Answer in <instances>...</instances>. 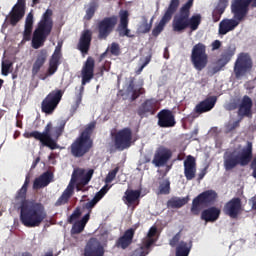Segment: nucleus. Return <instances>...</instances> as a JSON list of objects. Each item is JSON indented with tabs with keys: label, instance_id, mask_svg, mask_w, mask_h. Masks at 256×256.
Listing matches in <instances>:
<instances>
[{
	"label": "nucleus",
	"instance_id": "nucleus-50",
	"mask_svg": "<svg viewBox=\"0 0 256 256\" xmlns=\"http://www.w3.org/2000/svg\"><path fill=\"white\" fill-rule=\"evenodd\" d=\"M240 123H241V119H240V120H237V121H235V122H233V123L229 122V123L226 125L227 131H230V132H231V131H235V129H237V127H239Z\"/></svg>",
	"mask_w": 256,
	"mask_h": 256
},
{
	"label": "nucleus",
	"instance_id": "nucleus-41",
	"mask_svg": "<svg viewBox=\"0 0 256 256\" xmlns=\"http://www.w3.org/2000/svg\"><path fill=\"white\" fill-rule=\"evenodd\" d=\"M152 26L151 23H149V21L147 20V17H143L142 18V23L138 28L139 33H142L143 35L149 33V31H151Z\"/></svg>",
	"mask_w": 256,
	"mask_h": 256
},
{
	"label": "nucleus",
	"instance_id": "nucleus-61",
	"mask_svg": "<svg viewBox=\"0 0 256 256\" xmlns=\"http://www.w3.org/2000/svg\"><path fill=\"white\" fill-rule=\"evenodd\" d=\"M103 197H105V194L99 191L94 199H96V201L99 202L101 201V199H103Z\"/></svg>",
	"mask_w": 256,
	"mask_h": 256
},
{
	"label": "nucleus",
	"instance_id": "nucleus-37",
	"mask_svg": "<svg viewBox=\"0 0 256 256\" xmlns=\"http://www.w3.org/2000/svg\"><path fill=\"white\" fill-rule=\"evenodd\" d=\"M235 51L236 49L233 46H228L222 51L220 58L218 59L219 63L222 64V67H225V65H227L231 59H233Z\"/></svg>",
	"mask_w": 256,
	"mask_h": 256
},
{
	"label": "nucleus",
	"instance_id": "nucleus-32",
	"mask_svg": "<svg viewBox=\"0 0 256 256\" xmlns=\"http://www.w3.org/2000/svg\"><path fill=\"white\" fill-rule=\"evenodd\" d=\"M141 198V190H126L123 196V201L131 207V205H139V199Z\"/></svg>",
	"mask_w": 256,
	"mask_h": 256
},
{
	"label": "nucleus",
	"instance_id": "nucleus-64",
	"mask_svg": "<svg viewBox=\"0 0 256 256\" xmlns=\"http://www.w3.org/2000/svg\"><path fill=\"white\" fill-rule=\"evenodd\" d=\"M250 168L253 169V170L256 169V158H254V159L251 161Z\"/></svg>",
	"mask_w": 256,
	"mask_h": 256
},
{
	"label": "nucleus",
	"instance_id": "nucleus-17",
	"mask_svg": "<svg viewBox=\"0 0 256 256\" xmlns=\"http://www.w3.org/2000/svg\"><path fill=\"white\" fill-rule=\"evenodd\" d=\"M118 21L119 19L115 15L104 17L102 20H100L96 26L98 31V39H107V37L111 35V32L115 30V27H117Z\"/></svg>",
	"mask_w": 256,
	"mask_h": 256
},
{
	"label": "nucleus",
	"instance_id": "nucleus-56",
	"mask_svg": "<svg viewBox=\"0 0 256 256\" xmlns=\"http://www.w3.org/2000/svg\"><path fill=\"white\" fill-rule=\"evenodd\" d=\"M217 49H221V42L219 40L212 42V51H217Z\"/></svg>",
	"mask_w": 256,
	"mask_h": 256
},
{
	"label": "nucleus",
	"instance_id": "nucleus-47",
	"mask_svg": "<svg viewBox=\"0 0 256 256\" xmlns=\"http://www.w3.org/2000/svg\"><path fill=\"white\" fill-rule=\"evenodd\" d=\"M117 173H119V167L114 168L112 171H110L105 179L106 183H112V181L117 177Z\"/></svg>",
	"mask_w": 256,
	"mask_h": 256
},
{
	"label": "nucleus",
	"instance_id": "nucleus-62",
	"mask_svg": "<svg viewBox=\"0 0 256 256\" xmlns=\"http://www.w3.org/2000/svg\"><path fill=\"white\" fill-rule=\"evenodd\" d=\"M39 161H41L40 157H37L32 164V169H35V167H37V164L39 163Z\"/></svg>",
	"mask_w": 256,
	"mask_h": 256
},
{
	"label": "nucleus",
	"instance_id": "nucleus-39",
	"mask_svg": "<svg viewBox=\"0 0 256 256\" xmlns=\"http://www.w3.org/2000/svg\"><path fill=\"white\" fill-rule=\"evenodd\" d=\"M60 65H61V60H57L56 58H50L46 75L48 77H51V75H55Z\"/></svg>",
	"mask_w": 256,
	"mask_h": 256
},
{
	"label": "nucleus",
	"instance_id": "nucleus-57",
	"mask_svg": "<svg viewBox=\"0 0 256 256\" xmlns=\"http://www.w3.org/2000/svg\"><path fill=\"white\" fill-rule=\"evenodd\" d=\"M228 108L229 111H235V109H239V104L237 102H230Z\"/></svg>",
	"mask_w": 256,
	"mask_h": 256
},
{
	"label": "nucleus",
	"instance_id": "nucleus-42",
	"mask_svg": "<svg viewBox=\"0 0 256 256\" xmlns=\"http://www.w3.org/2000/svg\"><path fill=\"white\" fill-rule=\"evenodd\" d=\"M38 178H40V181H42L43 184L47 187V185L53 181V173L51 171H46Z\"/></svg>",
	"mask_w": 256,
	"mask_h": 256
},
{
	"label": "nucleus",
	"instance_id": "nucleus-40",
	"mask_svg": "<svg viewBox=\"0 0 256 256\" xmlns=\"http://www.w3.org/2000/svg\"><path fill=\"white\" fill-rule=\"evenodd\" d=\"M158 190L160 195H169L171 193V181L169 178L160 182Z\"/></svg>",
	"mask_w": 256,
	"mask_h": 256
},
{
	"label": "nucleus",
	"instance_id": "nucleus-2",
	"mask_svg": "<svg viewBox=\"0 0 256 256\" xmlns=\"http://www.w3.org/2000/svg\"><path fill=\"white\" fill-rule=\"evenodd\" d=\"M65 125H67V121L65 120L59 121L58 125L55 127H53L52 122H48L43 132H26L24 133V137H26V139H36L42 147H48L51 151H55V149H59L58 141L59 137H61L65 131Z\"/></svg>",
	"mask_w": 256,
	"mask_h": 256
},
{
	"label": "nucleus",
	"instance_id": "nucleus-21",
	"mask_svg": "<svg viewBox=\"0 0 256 256\" xmlns=\"http://www.w3.org/2000/svg\"><path fill=\"white\" fill-rule=\"evenodd\" d=\"M156 117L158 119L157 125L162 129H171L177 125L175 114L169 109H162Z\"/></svg>",
	"mask_w": 256,
	"mask_h": 256
},
{
	"label": "nucleus",
	"instance_id": "nucleus-14",
	"mask_svg": "<svg viewBox=\"0 0 256 256\" xmlns=\"http://www.w3.org/2000/svg\"><path fill=\"white\" fill-rule=\"evenodd\" d=\"M25 9H27V0H17V3L6 16L2 27L7 28L9 25L17 27L18 23L25 17Z\"/></svg>",
	"mask_w": 256,
	"mask_h": 256
},
{
	"label": "nucleus",
	"instance_id": "nucleus-30",
	"mask_svg": "<svg viewBox=\"0 0 256 256\" xmlns=\"http://www.w3.org/2000/svg\"><path fill=\"white\" fill-rule=\"evenodd\" d=\"M215 103H217V96H210L196 105L195 111L200 114L207 113V111H211L215 107Z\"/></svg>",
	"mask_w": 256,
	"mask_h": 256
},
{
	"label": "nucleus",
	"instance_id": "nucleus-10",
	"mask_svg": "<svg viewBox=\"0 0 256 256\" xmlns=\"http://www.w3.org/2000/svg\"><path fill=\"white\" fill-rule=\"evenodd\" d=\"M179 5H181L180 0H171L168 7L166 8L162 18L159 23H156L152 30V37H159L163 31H165V27L167 24L171 22L175 13H177V9H179Z\"/></svg>",
	"mask_w": 256,
	"mask_h": 256
},
{
	"label": "nucleus",
	"instance_id": "nucleus-1",
	"mask_svg": "<svg viewBox=\"0 0 256 256\" xmlns=\"http://www.w3.org/2000/svg\"><path fill=\"white\" fill-rule=\"evenodd\" d=\"M16 201L20 203V221L24 227H40L47 219L45 206L36 200L27 199V188L21 187L16 193Z\"/></svg>",
	"mask_w": 256,
	"mask_h": 256
},
{
	"label": "nucleus",
	"instance_id": "nucleus-13",
	"mask_svg": "<svg viewBox=\"0 0 256 256\" xmlns=\"http://www.w3.org/2000/svg\"><path fill=\"white\" fill-rule=\"evenodd\" d=\"M63 95H65V91L61 89L52 90L42 101L41 103V111L46 115H53L55 113V109L61 103L63 99Z\"/></svg>",
	"mask_w": 256,
	"mask_h": 256
},
{
	"label": "nucleus",
	"instance_id": "nucleus-5",
	"mask_svg": "<svg viewBox=\"0 0 256 256\" xmlns=\"http://www.w3.org/2000/svg\"><path fill=\"white\" fill-rule=\"evenodd\" d=\"M96 125L97 122H90L72 142L69 147L72 157L81 159V157H85L93 149V138L91 136L93 135V131H95Z\"/></svg>",
	"mask_w": 256,
	"mask_h": 256
},
{
	"label": "nucleus",
	"instance_id": "nucleus-29",
	"mask_svg": "<svg viewBox=\"0 0 256 256\" xmlns=\"http://www.w3.org/2000/svg\"><path fill=\"white\" fill-rule=\"evenodd\" d=\"M221 215V210L215 206H212L208 209H205L201 213L202 221H206V223H215L219 216Z\"/></svg>",
	"mask_w": 256,
	"mask_h": 256
},
{
	"label": "nucleus",
	"instance_id": "nucleus-18",
	"mask_svg": "<svg viewBox=\"0 0 256 256\" xmlns=\"http://www.w3.org/2000/svg\"><path fill=\"white\" fill-rule=\"evenodd\" d=\"M160 107L161 104L159 103V100L156 98H148L140 104L136 113L141 117V119H145V117L155 115V113L159 111Z\"/></svg>",
	"mask_w": 256,
	"mask_h": 256
},
{
	"label": "nucleus",
	"instance_id": "nucleus-60",
	"mask_svg": "<svg viewBox=\"0 0 256 256\" xmlns=\"http://www.w3.org/2000/svg\"><path fill=\"white\" fill-rule=\"evenodd\" d=\"M29 183H31V177L29 175H27L26 178H25L24 184L22 185V187L28 189Z\"/></svg>",
	"mask_w": 256,
	"mask_h": 256
},
{
	"label": "nucleus",
	"instance_id": "nucleus-35",
	"mask_svg": "<svg viewBox=\"0 0 256 256\" xmlns=\"http://www.w3.org/2000/svg\"><path fill=\"white\" fill-rule=\"evenodd\" d=\"M105 255V251L103 248L97 244H93L92 242H88L84 249V256H103Z\"/></svg>",
	"mask_w": 256,
	"mask_h": 256
},
{
	"label": "nucleus",
	"instance_id": "nucleus-52",
	"mask_svg": "<svg viewBox=\"0 0 256 256\" xmlns=\"http://www.w3.org/2000/svg\"><path fill=\"white\" fill-rule=\"evenodd\" d=\"M13 64L11 63H2V75H4V77H7V75H9V70L11 69Z\"/></svg>",
	"mask_w": 256,
	"mask_h": 256
},
{
	"label": "nucleus",
	"instance_id": "nucleus-24",
	"mask_svg": "<svg viewBox=\"0 0 256 256\" xmlns=\"http://www.w3.org/2000/svg\"><path fill=\"white\" fill-rule=\"evenodd\" d=\"M91 41H93V32L89 29L84 30L77 44V49L83 55H87L91 49Z\"/></svg>",
	"mask_w": 256,
	"mask_h": 256
},
{
	"label": "nucleus",
	"instance_id": "nucleus-46",
	"mask_svg": "<svg viewBox=\"0 0 256 256\" xmlns=\"http://www.w3.org/2000/svg\"><path fill=\"white\" fill-rule=\"evenodd\" d=\"M110 53L111 55H114L115 57H119L121 55V47L117 42H113L110 46Z\"/></svg>",
	"mask_w": 256,
	"mask_h": 256
},
{
	"label": "nucleus",
	"instance_id": "nucleus-45",
	"mask_svg": "<svg viewBox=\"0 0 256 256\" xmlns=\"http://www.w3.org/2000/svg\"><path fill=\"white\" fill-rule=\"evenodd\" d=\"M83 231H85V226L80 221L75 222L72 226V233L74 235H79V233H83Z\"/></svg>",
	"mask_w": 256,
	"mask_h": 256
},
{
	"label": "nucleus",
	"instance_id": "nucleus-54",
	"mask_svg": "<svg viewBox=\"0 0 256 256\" xmlns=\"http://www.w3.org/2000/svg\"><path fill=\"white\" fill-rule=\"evenodd\" d=\"M89 219H91V211H89L86 215H84L82 217V219L79 221L85 227L87 225V223H89Z\"/></svg>",
	"mask_w": 256,
	"mask_h": 256
},
{
	"label": "nucleus",
	"instance_id": "nucleus-33",
	"mask_svg": "<svg viewBox=\"0 0 256 256\" xmlns=\"http://www.w3.org/2000/svg\"><path fill=\"white\" fill-rule=\"evenodd\" d=\"M47 61V50L42 49L36 56V60L32 66V75L35 76L41 71V67L45 65Z\"/></svg>",
	"mask_w": 256,
	"mask_h": 256
},
{
	"label": "nucleus",
	"instance_id": "nucleus-8",
	"mask_svg": "<svg viewBox=\"0 0 256 256\" xmlns=\"http://www.w3.org/2000/svg\"><path fill=\"white\" fill-rule=\"evenodd\" d=\"M223 159L225 171H233L237 165L247 167L253 160V143L248 141L240 155L235 151L225 152Z\"/></svg>",
	"mask_w": 256,
	"mask_h": 256
},
{
	"label": "nucleus",
	"instance_id": "nucleus-7",
	"mask_svg": "<svg viewBox=\"0 0 256 256\" xmlns=\"http://www.w3.org/2000/svg\"><path fill=\"white\" fill-rule=\"evenodd\" d=\"M51 31H53V10L47 9L34 30L32 37L33 49L43 47L45 41H47V37L51 35Z\"/></svg>",
	"mask_w": 256,
	"mask_h": 256
},
{
	"label": "nucleus",
	"instance_id": "nucleus-51",
	"mask_svg": "<svg viewBox=\"0 0 256 256\" xmlns=\"http://www.w3.org/2000/svg\"><path fill=\"white\" fill-rule=\"evenodd\" d=\"M43 187L47 186L41 181V178H36L33 183V189H43Z\"/></svg>",
	"mask_w": 256,
	"mask_h": 256
},
{
	"label": "nucleus",
	"instance_id": "nucleus-4",
	"mask_svg": "<svg viewBox=\"0 0 256 256\" xmlns=\"http://www.w3.org/2000/svg\"><path fill=\"white\" fill-rule=\"evenodd\" d=\"M251 3L252 7H256V0H233L231 10L236 20L223 19L219 23V35H227L229 31H233L239 25V21H242L245 15H247Z\"/></svg>",
	"mask_w": 256,
	"mask_h": 256
},
{
	"label": "nucleus",
	"instance_id": "nucleus-48",
	"mask_svg": "<svg viewBox=\"0 0 256 256\" xmlns=\"http://www.w3.org/2000/svg\"><path fill=\"white\" fill-rule=\"evenodd\" d=\"M61 57H63V54L61 53V45L58 44L54 50V53L52 54V59H57L58 61H61Z\"/></svg>",
	"mask_w": 256,
	"mask_h": 256
},
{
	"label": "nucleus",
	"instance_id": "nucleus-31",
	"mask_svg": "<svg viewBox=\"0 0 256 256\" xmlns=\"http://www.w3.org/2000/svg\"><path fill=\"white\" fill-rule=\"evenodd\" d=\"M126 92L128 95H131V101H137L141 95H145V88L140 87L138 89L135 88V78H130L129 84L127 86Z\"/></svg>",
	"mask_w": 256,
	"mask_h": 256
},
{
	"label": "nucleus",
	"instance_id": "nucleus-20",
	"mask_svg": "<svg viewBox=\"0 0 256 256\" xmlns=\"http://www.w3.org/2000/svg\"><path fill=\"white\" fill-rule=\"evenodd\" d=\"M180 241V242H179ZM170 247H176L175 256H189L193 244L190 242L181 241V231L173 236L169 241Z\"/></svg>",
	"mask_w": 256,
	"mask_h": 256
},
{
	"label": "nucleus",
	"instance_id": "nucleus-36",
	"mask_svg": "<svg viewBox=\"0 0 256 256\" xmlns=\"http://www.w3.org/2000/svg\"><path fill=\"white\" fill-rule=\"evenodd\" d=\"M229 3V0H219L217 6L212 12V19L214 23H217L221 20V15L225 13V9H227V5Z\"/></svg>",
	"mask_w": 256,
	"mask_h": 256
},
{
	"label": "nucleus",
	"instance_id": "nucleus-28",
	"mask_svg": "<svg viewBox=\"0 0 256 256\" xmlns=\"http://www.w3.org/2000/svg\"><path fill=\"white\" fill-rule=\"evenodd\" d=\"M197 175V161L192 155H188L184 161V176L187 181H193Z\"/></svg>",
	"mask_w": 256,
	"mask_h": 256
},
{
	"label": "nucleus",
	"instance_id": "nucleus-59",
	"mask_svg": "<svg viewBox=\"0 0 256 256\" xmlns=\"http://www.w3.org/2000/svg\"><path fill=\"white\" fill-rule=\"evenodd\" d=\"M142 163H151V154H145L142 157Z\"/></svg>",
	"mask_w": 256,
	"mask_h": 256
},
{
	"label": "nucleus",
	"instance_id": "nucleus-49",
	"mask_svg": "<svg viewBox=\"0 0 256 256\" xmlns=\"http://www.w3.org/2000/svg\"><path fill=\"white\" fill-rule=\"evenodd\" d=\"M148 63H151V55L146 56L144 63L141 65V67L138 70H136V75H141L143 69L147 67Z\"/></svg>",
	"mask_w": 256,
	"mask_h": 256
},
{
	"label": "nucleus",
	"instance_id": "nucleus-26",
	"mask_svg": "<svg viewBox=\"0 0 256 256\" xmlns=\"http://www.w3.org/2000/svg\"><path fill=\"white\" fill-rule=\"evenodd\" d=\"M253 100L248 95H244L241 103L238 106V117H248L251 119L253 117Z\"/></svg>",
	"mask_w": 256,
	"mask_h": 256
},
{
	"label": "nucleus",
	"instance_id": "nucleus-3",
	"mask_svg": "<svg viewBox=\"0 0 256 256\" xmlns=\"http://www.w3.org/2000/svg\"><path fill=\"white\" fill-rule=\"evenodd\" d=\"M193 0H188L179 10L172 21V31L174 33H184L186 29L197 31L201 25V14H196L191 17V8Z\"/></svg>",
	"mask_w": 256,
	"mask_h": 256
},
{
	"label": "nucleus",
	"instance_id": "nucleus-44",
	"mask_svg": "<svg viewBox=\"0 0 256 256\" xmlns=\"http://www.w3.org/2000/svg\"><path fill=\"white\" fill-rule=\"evenodd\" d=\"M81 217V208L77 207L68 218V223L73 224Z\"/></svg>",
	"mask_w": 256,
	"mask_h": 256
},
{
	"label": "nucleus",
	"instance_id": "nucleus-15",
	"mask_svg": "<svg viewBox=\"0 0 256 256\" xmlns=\"http://www.w3.org/2000/svg\"><path fill=\"white\" fill-rule=\"evenodd\" d=\"M253 69V59L248 53H240L234 63V75L236 79L245 77Z\"/></svg>",
	"mask_w": 256,
	"mask_h": 256
},
{
	"label": "nucleus",
	"instance_id": "nucleus-11",
	"mask_svg": "<svg viewBox=\"0 0 256 256\" xmlns=\"http://www.w3.org/2000/svg\"><path fill=\"white\" fill-rule=\"evenodd\" d=\"M218 197L219 195L215 190H206L200 193L192 201L191 212L194 215H199L201 207H211V205H215Z\"/></svg>",
	"mask_w": 256,
	"mask_h": 256
},
{
	"label": "nucleus",
	"instance_id": "nucleus-63",
	"mask_svg": "<svg viewBox=\"0 0 256 256\" xmlns=\"http://www.w3.org/2000/svg\"><path fill=\"white\" fill-rule=\"evenodd\" d=\"M251 201H252V209L256 211V197H252Z\"/></svg>",
	"mask_w": 256,
	"mask_h": 256
},
{
	"label": "nucleus",
	"instance_id": "nucleus-25",
	"mask_svg": "<svg viewBox=\"0 0 256 256\" xmlns=\"http://www.w3.org/2000/svg\"><path fill=\"white\" fill-rule=\"evenodd\" d=\"M119 17H120V24L118 26V31H119L120 37H129V38L135 37V35L131 34V30L128 28L129 27V11L121 10L119 12Z\"/></svg>",
	"mask_w": 256,
	"mask_h": 256
},
{
	"label": "nucleus",
	"instance_id": "nucleus-38",
	"mask_svg": "<svg viewBox=\"0 0 256 256\" xmlns=\"http://www.w3.org/2000/svg\"><path fill=\"white\" fill-rule=\"evenodd\" d=\"M189 203V196L179 198V197H172L170 200L167 201L168 209H181L184 205Z\"/></svg>",
	"mask_w": 256,
	"mask_h": 256
},
{
	"label": "nucleus",
	"instance_id": "nucleus-43",
	"mask_svg": "<svg viewBox=\"0 0 256 256\" xmlns=\"http://www.w3.org/2000/svg\"><path fill=\"white\" fill-rule=\"evenodd\" d=\"M95 11H97V6H95L94 4L90 5L89 8L86 10V15L84 16V19H86V21H91L95 16Z\"/></svg>",
	"mask_w": 256,
	"mask_h": 256
},
{
	"label": "nucleus",
	"instance_id": "nucleus-55",
	"mask_svg": "<svg viewBox=\"0 0 256 256\" xmlns=\"http://www.w3.org/2000/svg\"><path fill=\"white\" fill-rule=\"evenodd\" d=\"M223 64L221 62H219V60H217L216 62V66L212 68L213 74L215 73H219V71H221V69H223Z\"/></svg>",
	"mask_w": 256,
	"mask_h": 256
},
{
	"label": "nucleus",
	"instance_id": "nucleus-12",
	"mask_svg": "<svg viewBox=\"0 0 256 256\" xmlns=\"http://www.w3.org/2000/svg\"><path fill=\"white\" fill-rule=\"evenodd\" d=\"M191 63L196 71H203L209 63L207 55V46L203 43H198L193 46L191 53Z\"/></svg>",
	"mask_w": 256,
	"mask_h": 256
},
{
	"label": "nucleus",
	"instance_id": "nucleus-9",
	"mask_svg": "<svg viewBox=\"0 0 256 256\" xmlns=\"http://www.w3.org/2000/svg\"><path fill=\"white\" fill-rule=\"evenodd\" d=\"M95 71V59L89 56L82 68V86L80 87L79 93L76 94L75 103L72 105L71 110L73 113L79 109V105L83 101V92L85 91V85L91 81L94 77Z\"/></svg>",
	"mask_w": 256,
	"mask_h": 256
},
{
	"label": "nucleus",
	"instance_id": "nucleus-19",
	"mask_svg": "<svg viewBox=\"0 0 256 256\" xmlns=\"http://www.w3.org/2000/svg\"><path fill=\"white\" fill-rule=\"evenodd\" d=\"M155 235H157V226H152L147 236L142 240L140 247L135 250V255L147 256L148 253H151V247L157 243Z\"/></svg>",
	"mask_w": 256,
	"mask_h": 256
},
{
	"label": "nucleus",
	"instance_id": "nucleus-34",
	"mask_svg": "<svg viewBox=\"0 0 256 256\" xmlns=\"http://www.w3.org/2000/svg\"><path fill=\"white\" fill-rule=\"evenodd\" d=\"M33 23L35 20L33 14L30 12L26 16L24 31H23V41H31V35L33 34Z\"/></svg>",
	"mask_w": 256,
	"mask_h": 256
},
{
	"label": "nucleus",
	"instance_id": "nucleus-23",
	"mask_svg": "<svg viewBox=\"0 0 256 256\" xmlns=\"http://www.w3.org/2000/svg\"><path fill=\"white\" fill-rule=\"evenodd\" d=\"M223 212L231 219H237L241 213V198L235 197L229 200L225 205Z\"/></svg>",
	"mask_w": 256,
	"mask_h": 256
},
{
	"label": "nucleus",
	"instance_id": "nucleus-27",
	"mask_svg": "<svg viewBox=\"0 0 256 256\" xmlns=\"http://www.w3.org/2000/svg\"><path fill=\"white\" fill-rule=\"evenodd\" d=\"M136 229L137 228L127 229L124 234L116 240L115 247L118 249H128L133 244Z\"/></svg>",
	"mask_w": 256,
	"mask_h": 256
},
{
	"label": "nucleus",
	"instance_id": "nucleus-16",
	"mask_svg": "<svg viewBox=\"0 0 256 256\" xmlns=\"http://www.w3.org/2000/svg\"><path fill=\"white\" fill-rule=\"evenodd\" d=\"M113 141L115 149L125 151L133 142V131L129 127L123 128L114 134Z\"/></svg>",
	"mask_w": 256,
	"mask_h": 256
},
{
	"label": "nucleus",
	"instance_id": "nucleus-22",
	"mask_svg": "<svg viewBox=\"0 0 256 256\" xmlns=\"http://www.w3.org/2000/svg\"><path fill=\"white\" fill-rule=\"evenodd\" d=\"M171 157H173V151L171 149L165 146H159L155 151L152 164L155 167H165V164L171 161Z\"/></svg>",
	"mask_w": 256,
	"mask_h": 256
},
{
	"label": "nucleus",
	"instance_id": "nucleus-6",
	"mask_svg": "<svg viewBox=\"0 0 256 256\" xmlns=\"http://www.w3.org/2000/svg\"><path fill=\"white\" fill-rule=\"evenodd\" d=\"M93 173H95V170L90 169L85 174V169L78 168L73 171L72 178L66 189L63 191L62 195L58 198V200L55 202V207H61V205H67L69 203V199L73 197V194L75 193V184L79 180L80 185H88L89 181L93 178Z\"/></svg>",
	"mask_w": 256,
	"mask_h": 256
},
{
	"label": "nucleus",
	"instance_id": "nucleus-58",
	"mask_svg": "<svg viewBox=\"0 0 256 256\" xmlns=\"http://www.w3.org/2000/svg\"><path fill=\"white\" fill-rule=\"evenodd\" d=\"M205 175H207V168L202 169L201 172L198 174V181H202Z\"/></svg>",
	"mask_w": 256,
	"mask_h": 256
},
{
	"label": "nucleus",
	"instance_id": "nucleus-53",
	"mask_svg": "<svg viewBox=\"0 0 256 256\" xmlns=\"http://www.w3.org/2000/svg\"><path fill=\"white\" fill-rule=\"evenodd\" d=\"M97 199L93 198L91 201L87 202L85 204V209H88L91 213V209L97 205Z\"/></svg>",
	"mask_w": 256,
	"mask_h": 256
}]
</instances>
